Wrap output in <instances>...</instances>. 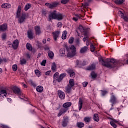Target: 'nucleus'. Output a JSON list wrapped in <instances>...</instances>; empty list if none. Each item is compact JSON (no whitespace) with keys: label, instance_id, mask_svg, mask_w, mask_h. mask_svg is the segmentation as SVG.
<instances>
[{"label":"nucleus","instance_id":"7","mask_svg":"<svg viewBox=\"0 0 128 128\" xmlns=\"http://www.w3.org/2000/svg\"><path fill=\"white\" fill-rule=\"evenodd\" d=\"M99 62H101V64H102V66H106V68H112V66L108 63L106 60V62H104V60L102 58H99Z\"/></svg>","mask_w":128,"mask_h":128},{"label":"nucleus","instance_id":"17","mask_svg":"<svg viewBox=\"0 0 128 128\" xmlns=\"http://www.w3.org/2000/svg\"><path fill=\"white\" fill-rule=\"evenodd\" d=\"M88 48L86 46L82 47L80 50V54H84V52H88Z\"/></svg>","mask_w":128,"mask_h":128},{"label":"nucleus","instance_id":"31","mask_svg":"<svg viewBox=\"0 0 128 128\" xmlns=\"http://www.w3.org/2000/svg\"><path fill=\"white\" fill-rule=\"evenodd\" d=\"M69 86L72 88L74 86V79H70L69 80Z\"/></svg>","mask_w":128,"mask_h":128},{"label":"nucleus","instance_id":"4","mask_svg":"<svg viewBox=\"0 0 128 128\" xmlns=\"http://www.w3.org/2000/svg\"><path fill=\"white\" fill-rule=\"evenodd\" d=\"M72 106V102H67L64 103L62 105V106L64 108H62L60 110L59 113L58 114V116H60L62 114H64L66 112H68V108Z\"/></svg>","mask_w":128,"mask_h":128},{"label":"nucleus","instance_id":"41","mask_svg":"<svg viewBox=\"0 0 128 128\" xmlns=\"http://www.w3.org/2000/svg\"><path fill=\"white\" fill-rule=\"evenodd\" d=\"M30 6H32V5L30 4H27L24 7V10H28L29 8H30Z\"/></svg>","mask_w":128,"mask_h":128},{"label":"nucleus","instance_id":"23","mask_svg":"<svg viewBox=\"0 0 128 128\" xmlns=\"http://www.w3.org/2000/svg\"><path fill=\"white\" fill-rule=\"evenodd\" d=\"M10 4H6V3H5V4H3L2 5V8H10Z\"/></svg>","mask_w":128,"mask_h":128},{"label":"nucleus","instance_id":"26","mask_svg":"<svg viewBox=\"0 0 128 128\" xmlns=\"http://www.w3.org/2000/svg\"><path fill=\"white\" fill-rule=\"evenodd\" d=\"M82 99L80 98L78 102V110H82Z\"/></svg>","mask_w":128,"mask_h":128},{"label":"nucleus","instance_id":"8","mask_svg":"<svg viewBox=\"0 0 128 128\" xmlns=\"http://www.w3.org/2000/svg\"><path fill=\"white\" fill-rule=\"evenodd\" d=\"M110 102L112 104V106H114V104H116L118 102V100H116V96H114V93L111 94Z\"/></svg>","mask_w":128,"mask_h":128},{"label":"nucleus","instance_id":"36","mask_svg":"<svg viewBox=\"0 0 128 128\" xmlns=\"http://www.w3.org/2000/svg\"><path fill=\"white\" fill-rule=\"evenodd\" d=\"M90 120H92L90 117H85L84 118V122H90Z\"/></svg>","mask_w":128,"mask_h":128},{"label":"nucleus","instance_id":"54","mask_svg":"<svg viewBox=\"0 0 128 128\" xmlns=\"http://www.w3.org/2000/svg\"><path fill=\"white\" fill-rule=\"evenodd\" d=\"M62 24L60 22H59L57 26H58V28H62Z\"/></svg>","mask_w":128,"mask_h":128},{"label":"nucleus","instance_id":"58","mask_svg":"<svg viewBox=\"0 0 128 128\" xmlns=\"http://www.w3.org/2000/svg\"><path fill=\"white\" fill-rule=\"evenodd\" d=\"M50 70L47 71L46 72V76H50Z\"/></svg>","mask_w":128,"mask_h":128},{"label":"nucleus","instance_id":"12","mask_svg":"<svg viewBox=\"0 0 128 128\" xmlns=\"http://www.w3.org/2000/svg\"><path fill=\"white\" fill-rule=\"evenodd\" d=\"M53 34L54 40H56L58 38V36H60V31H56L52 33Z\"/></svg>","mask_w":128,"mask_h":128},{"label":"nucleus","instance_id":"44","mask_svg":"<svg viewBox=\"0 0 128 128\" xmlns=\"http://www.w3.org/2000/svg\"><path fill=\"white\" fill-rule=\"evenodd\" d=\"M34 72L38 76H40V72L38 70H35Z\"/></svg>","mask_w":128,"mask_h":128},{"label":"nucleus","instance_id":"22","mask_svg":"<svg viewBox=\"0 0 128 128\" xmlns=\"http://www.w3.org/2000/svg\"><path fill=\"white\" fill-rule=\"evenodd\" d=\"M53 78L54 80H56V82H58V80L60 79V76H58V72H56L53 76Z\"/></svg>","mask_w":128,"mask_h":128},{"label":"nucleus","instance_id":"60","mask_svg":"<svg viewBox=\"0 0 128 128\" xmlns=\"http://www.w3.org/2000/svg\"><path fill=\"white\" fill-rule=\"evenodd\" d=\"M90 40H88L86 42V46H90Z\"/></svg>","mask_w":128,"mask_h":128},{"label":"nucleus","instance_id":"11","mask_svg":"<svg viewBox=\"0 0 128 128\" xmlns=\"http://www.w3.org/2000/svg\"><path fill=\"white\" fill-rule=\"evenodd\" d=\"M8 30V24H4L0 26V32H6Z\"/></svg>","mask_w":128,"mask_h":128},{"label":"nucleus","instance_id":"10","mask_svg":"<svg viewBox=\"0 0 128 128\" xmlns=\"http://www.w3.org/2000/svg\"><path fill=\"white\" fill-rule=\"evenodd\" d=\"M58 94L61 100H64V98H66V94L64 92L59 90H58Z\"/></svg>","mask_w":128,"mask_h":128},{"label":"nucleus","instance_id":"42","mask_svg":"<svg viewBox=\"0 0 128 128\" xmlns=\"http://www.w3.org/2000/svg\"><path fill=\"white\" fill-rule=\"evenodd\" d=\"M90 48L91 52H94V50H96V48L94 47V46L92 44H90Z\"/></svg>","mask_w":128,"mask_h":128},{"label":"nucleus","instance_id":"51","mask_svg":"<svg viewBox=\"0 0 128 128\" xmlns=\"http://www.w3.org/2000/svg\"><path fill=\"white\" fill-rule=\"evenodd\" d=\"M46 60H43L42 62H41V66H46Z\"/></svg>","mask_w":128,"mask_h":128},{"label":"nucleus","instance_id":"15","mask_svg":"<svg viewBox=\"0 0 128 128\" xmlns=\"http://www.w3.org/2000/svg\"><path fill=\"white\" fill-rule=\"evenodd\" d=\"M116 124H120V122L116 120H112L110 122V124L114 128H116Z\"/></svg>","mask_w":128,"mask_h":128},{"label":"nucleus","instance_id":"13","mask_svg":"<svg viewBox=\"0 0 128 128\" xmlns=\"http://www.w3.org/2000/svg\"><path fill=\"white\" fill-rule=\"evenodd\" d=\"M6 94H8L6 93V90H2L0 91V98H6Z\"/></svg>","mask_w":128,"mask_h":128},{"label":"nucleus","instance_id":"9","mask_svg":"<svg viewBox=\"0 0 128 128\" xmlns=\"http://www.w3.org/2000/svg\"><path fill=\"white\" fill-rule=\"evenodd\" d=\"M58 3L56 2H55L52 4H50V3L45 4V6H48V8H56V6H58Z\"/></svg>","mask_w":128,"mask_h":128},{"label":"nucleus","instance_id":"18","mask_svg":"<svg viewBox=\"0 0 128 128\" xmlns=\"http://www.w3.org/2000/svg\"><path fill=\"white\" fill-rule=\"evenodd\" d=\"M68 118H64L62 122V126L64 128H66L68 126Z\"/></svg>","mask_w":128,"mask_h":128},{"label":"nucleus","instance_id":"64","mask_svg":"<svg viewBox=\"0 0 128 128\" xmlns=\"http://www.w3.org/2000/svg\"><path fill=\"white\" fill-rule=\"evenodd\" d=\"M42 42L44 43V44H46V40H42Z\"/></svg>","mask_w":128,"mask_h":128},{"label":"nucleus","instance_id":"63","mask_svg":"<svg viewBox=\"0 0 128 128\" xmlns=\"http://www.w3.org/2000/svg\"><path fill=\"white\" fill-rule=\"evenodd\" d=\"M8 102H12V99L10 98H8L7 99Z\"/></svg>","mask_w":128,"mask_h":128},{"label":"nucleus","instance_id":"14","mask_svg":"<svg viewBox=\"0 0 128 128\" xmlns=\"http://www.w3.org/2000/svg\"><path fill=\"white\" fill-rule=\"evenodd\" d=\"M12 46L14 50H16L18 46V40H14L12 44Z\"/></svg>","mask_w":128,"mask_h":128},{"label":"nucleus","instance_id":"6","mask_svg":"<svg viewBox=\"0 0 128 128\" xmlns=\"http://www.w3.org/2000/svg\"><path fill=\"white\" fill-rule=\"evenodd\" d=\"M106 62H107V64H110V66H112V68H114V66H116V65H114V64H124V62L120 60H116L114 58H112V59L107 58L106 60Z\"/></svg>","mask_w":128,"mask_h":128},{"label":"nucleus","instance_id":"59","mask_svg":"<svg viewBox=\"0 0 128 128\" xmlns=\"http://www.w3.org/2000/svg\"><path fill=\"white\" fill-rule=\"evenodd\" d=\"M22 86L24 88H28V86L26 84H24V83H22Z\"/></svg>","mask_w":128,"mask_h":128},{"label":"nucleus","instance_id":"37","mask_svg":"<svg viewBox=\"0 0 128 128\" xmlns=\"http://www.w3.org/2000/svg\"><path fill=\"white\" fill-rule=\"evenodd\" d=\"M80 18V16L78 15H76L73 18V20H74L75 22H78V19Z\"/></svg>","mask_w":128,"mask_h":128},{"label":"nucleus","instance_id":"48","mask_svg":"<svg viewBox=\"0 0 128 128\" xmlns=\"http://www.w3.org/2000/svg\"><path fill=\"white\" fill-rule=\"evenodd\" d=\"M26 62V60L24 59H22L20 60V64H24Z\"/></svg>","mask_w":128,"mask_h":128},{"label":"nucleus","instance_id":"38","mask_svg":"<svg viewBox=\"0 0 128 128\" xmlns=\"http://www.w3.org/2000/svg\"><path fill=\"white\" fill-rule=\"evenodd\" d=\"M84 37L83 38L84 42H86V40H88V35L86 34H84Z\"/></svg>","mask_w":128,"mask_h":128},{"label":"nucleus","instance_id":"57","mask_svg":"<svg viewBox=\"0 0 128 128\" xmlns=\"http://www.w3.org/2000/svg\"><path fill=\"white\" fill-rule=\"evenodd\" d=\"M2 62H6V59L5 58H0V64Z\"/></svg>","mask_w":128,"mask_h":128},{"label":"nucleus","instance_id":"61","mask_svg":"<svg viewBox=\"0 0 128 128\" xmlns=\"http://www.w3.org/2000/svg\"><path fill=\"white\" fill-rule=\"evenodd\" d=\"M44 48L45 50H48H48H50V48H48V46H46V47Z\"/></svg>","mask_w":128,"mask_h":128},{"label":"nucleus","instance_id":"25","mask_svg":"<svg viewBox=\"0 0 128 128\" xmlns=\"http://www.w3.org/2000/svg\"><path fill=\"white\" fill-rule=\"evenodd\" d=\"M72 87L70 86V85H68L65 88V92H66L70 93V92H72Z\"/></svg>","mask_w":128,"mask_h":128},{"label":"nucleus","instance_id":"55","mask_svg":"<svg viewBox=\"0 0 128 128\" xmlns=\"http://www.w3.org/2000/svg\"><path fill=\"white\" fill-rule=\"evenodd\" d=\"M119 16H121V18L122 16H124V13H122V11H118V12Z\"/></svg>","mask_w":128,"mask_h":128},{"label":"nucleus","instance_id":"2","mask_svg":"<svg viewBox=\"0 0 128 128\" xmlns=\"http://www.w3.org/2000/svg\"><path fill=\"white\" fill-rule=\"evenodd\" d=\"M76 46L74 45H72L66 48L67 50V56L68 58H72V56H74L76 54Z\"/></svg>","mask_w":128,"mask_h":128},{"label":"nucleus","instance_id":"30","mask_svg":"<svg viewBox=\"0 0 128 128\" xmlns=\"http://www.w3.org/2000/svg\"><path fill=\"white\" fill-rule=\"evenodd\" d=\"M96 68V65L94 64H92L91 66L88 67L87 70H92Z\"/></svg>","mask_w":128,"mask_h":128},{"label":"nucleus","instance_id":"49","mask_svg":"<svg viewBox=\"0 0 128 128\" xmlns=\"http://www.w3.org/2000/svg\"><path fill=\"white\" fill-rule=\"evenodd\" d=\"M79 30H80V32H83L84 31V27H82V26H79Z\"/></svg>","mask_w":128,"mask_h":128},{"label":"nucleus","instance_id":"5","mask_svg":"<svg viewBox=\"0 0 128 128\" xmlns=\"http://www.w3.org/2000/svg\"><path fill=\"white\" fill-rule=\"evenodd\" d=\"M14 94H18L20 98H21V100H24V95L22 94V91H20V88L14 86L12 88Z\"/></svg>","mask_w":128,"mask_h":128},{"label":"nucleus","instance_id":"34","mask_svg":"<svg viewBox=\"0 0 128 128\" xmlns=\"http://www.w3.org/2000/svg\"><path fill=\"white\" fill-rule=\"evenodd\" d=\"M56 63H52V70L53 72H56Z\"/></svg>","mask_w":128,"mask_h":128},{"label":"nucleus","instance_id":"3","mask_svg":"<svg viewBox=\"0 0 128 128\" xmlns=\"http://www.w3.org/2000/svg\"><path fill=\"white\" fill-rule=\"evenodd\" d=\"M20 12H22V7L18 6L16 12V18H18V22H19L20 24H22L24 22V20H26V14H21Z\"/></svg>","mask_w":128,"mask_h":128},{"label":"nucleus","instance_id":"1","mask_svg":"<svg viewBox=\"0 0 128 128\" xmlns=\"http://www.w3.org/2000/svg\"><path fill=\"white\" fill-rule=\"evenodd\" d=\"M48 18L50 20L53 18L54 20H62L64 18V16L62 14L54 10L49 15Z\"/></svg>","mask_w":128,"mask_h":128},{"label":"nucleus","instance_id":"28","mask_svg":"<svg viewBox=\"0 0 128 128\" xmlns=\"http://www.w3.org/2000/svg\"><path fill=\"white\" fill-rule=\"evenodd\" d=\"M48 56L50 58H52L54 56V52L50 50L48 51Z\"/></svg>","mask_w":128,"mask_h":128},{"label":"nucleus","instance_id":"33","mask_svg":"<svg viewBox=\"0 0 128 128\" xmlns=\"http://www.w3.org/2000/svg\"><path fill=\"white\" fill-rule=\"evenodd\" d=\"M76 126L78 128H82L84 126V122H78L77 123Z\"/></svg>","mask_w":128,"mask_h":128},{"label":"nucleus","instance_id":"24","mask_svg":"<svg viewBox=\"0 0 128 128\" xmlns=\"http://www.w3.org/2000/svg\"><path fill=\"white\" fill-rule=\"evenodd\" d=\"M35 32H36V34H42L40 28L38 26L35 27Z\"/></svg>","mask_w":128,"mask_h":128},{"label":"nucleus","instance_id":"46","mask_svg":"<svg viewBox=\"0 0 128 128\" xmlns=\"http://www.w3.org/2000/svg\"><path fill=\"white\" fill-rule=\"evenodd\" d=\"M91 76L92 78H96V74L94 72H91Z\"/></svg>","mask_w":128,"mask_h":128},{"label":"nucleus","instance_id":"16","mask_svg":"<svg viewBox=\"0 0 128 128\" xmlns=\"http://www.w3.org/2000/svg\"><path fill=\"white\" fill-rule=\"evenodd\" d=\"M28 36L30 40H32L34 38V32L32 30H28Z\"/></svg>","mask_w":128,"mask_h":128},{"label":"nucleus","instance_id":"21","mask_svg":"<svg viewBox=\"0 0 128 128\" xmlns=\"http://www.w3.org/2000/svg\"><path fill=\"white\" fill-rule=\"evenodd\" d=\"M36 90L38 92H42L44 90V87L40 86H38L36 87Z\"/></svg>","mask_w":128,"mask_h":128},{"label":"nucleus","instance_id":"43","mask_svg":"<svg viewBox=\"0 0 128 128\" xmlns=\"http://www.w3.org/2000/svg\"><path fill=\"white\" fill-rule=\"evenodd\" d=\"M74 40V37H70L69 38L68 43L69 44H73Z\"/></svg>","mask_w":128,"mask_h":128},{"label":"nucleus","instance_id":"45","mask_svg":"<svg viewBox=\"0 0 128 128\" xmlns=\"http://www.w3.org/2000/svg\"><path fill=\"white\" fill-rule=\"evenodd\" d=\"M101 94L102 95V96H106V94H108V92H106V90H101Z\"/></svg>","mask_w":128,"mask_h":128},{"label":"nucleus","instance_id":"40","mask_svg":"<svg viewBox=\"0 0 128 128\" xmlns=\"http://www.w3.org/2000/svg\"><path fill=\"white\" fill-rule=\"evenodd\" d=\"M60 54L61 56H64V54H66V51L64 50V48L60 49Z\"/></svg>","mask_w":128,"mask_h":128},{"label":"nucleus","instance_id":"29","mask_svg":"<svg viewBox=\"0 0 128 128\" xmlns=\"http://www.w3.org/2000/svg\"><path fill=\"white\" fill-rule=\"evenodd\" d=\"M68 32H66V30H64L62 32V40H66V34Z\"/></svg>","mask_w":128,"mask_h":128},{"label":"nucleus","instance_id":"35","mask_svg":"<svg viewBox=\"0 0 128 128\" xmlns=\"http://www.w3.org/2000/svg\"><path fill=\"white\" fill-rule=\"evenodd\" d=\"M26 48L28 49V50H32V45H30V44L27 43L26 44Z\"/></svg>","mask_w":128,"mask_h":128},{"label":"nucleus","instance_id":"47","mask_svg":"<svg viewBox=\"0 0 128 128\" xmlns=\"http://www.w3.org/2000/svg\"><path fill=\"white\" fill-rule=\"evenodd\" d=\"M68 2H70V0H62L61 3L66 4H68Z\"/></svg>","mask_w":128,"mask_h":128},{"label":"nucleus","instance_id":"19","mask_svg":"<svg viewBox=\"0 0 128 128\" xmlns=\"http://www.w3.org/2000/svg\"><path fill=\"white\" fill-rule=\"evenodd\" d=\"M66 76V74L65 73H63L60 74L59 76V79L58 80V82H60Z\"/></svg>","mask_w":128,"mask_h":128},{"label":"nucleus","instance_id":"52","mask_svg":"<svg viewBox=\"0 0 128 128\" xmlns=\"http://www.w3.org/2000/svg\"><path fill=\"white\" fill-rule=\"evenodd\" d=\"M88 83L86 82H84L83 83H82V86H84V88H86V86H88Z\"/></svg>","mask_w":128,"mask_h":128},{"label":"nucleus","instance_id":"56","mask_svg":"<svg viewBox=\"0 0 128 128\" xmlns=\"http://www.w3.org/2000/svg\"><path fill=\"white\" fill-rule=\"evenodd\" d=\"M6 34H4L2 35V40H6Z\"/></svg>","mask_w":128,"mask_h":128},{"label":"nucleus","instance_id":"32","mask_svg":"<svg viewBox=\"0 0 128 128\" xmlns=\"http://www.w3.org/2000/svg\"><path fill=\"white\" fill-rule=\"evenodd\" d=\"M93 118L95 122H98L100 120V118H98V114H94Z\"/></svg>","mask_w":128,"mask_h":128},{"label":"nucleus","instance_id":"20","mask_svg":"<svg viewBox=\"0 0 128 128\" xmlns=\"http://www.w3.org/2000/svg\"><path fill=\"white\" fill-rule=\"evenodd\" d=\"M66 72L70 74V78H72L74 76V70L70 69H68Z\"/></svg>","mask_w":128,"mask_h":128},{"label":"nucleus","instance_id":"27","mask_svg":"<svg viewBox=\"0 0 128 128\" xmlns=\"http://www.w3.org/2000/svg\"><path fill=\"white\" fill-rule=\"evenodd\" d=\"M114 2L116 4H122L124 2V0H115Z\"/></svg>","mask_w":128,"mask_h":128},{"label":"nucleus","instance_id":"62","mask_svg":"<svg viewBox=\"0 0 128 128\" xmlns=\"http://www.w3.org/2000/svg\"><path fill=\"white\" fill-rule=\"evenodd\" d=\"M76 64L77 66H78V64H80V62L79 60H77L76 61Z\"/></svg>","mask_w":128,"mask_h":128},{"label":"nucleus","instance_id":"39","mask_svg":"<svg viewBox=\"0 0 128 128\" xmlns=\"http://www.w3.org/2000/svg\"><path fill=\"white\" fill-rule=\"evenodd\" d=\"M12 69L14 72H16V70H18V66L16 64L12 65Z\"/></svg>","mask_w":128,"mask_h":128},{"label":"nucleus","instance_id":"53","mask_svg":"<svg viewBox=\"0 0 128 128\" xmlns=\"http://www.w3.org/2000/svg\"><path fill=\"white\" fill-rule=\"evenodd\" d=\"M30 84H32V86H36V84H34V82L32 80H30Z\"/></svg>","mask_w":128,"mask_h":128},{"label":"nucleus","instance_id":"50","mask_svg":"<svg viewBox=\"0 0 128 128\" xmlns=\"http://www.w3.org/2000/svg\"><path fill=\"white\" fill-rule=\"evenodd\" d=\"M121 18H123L124 20H126V22H128V16H124V15H123V16H122Z\"/></svg>","mask_w":128,"mask_h":128}]
</instances>
